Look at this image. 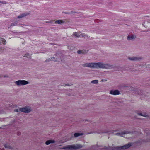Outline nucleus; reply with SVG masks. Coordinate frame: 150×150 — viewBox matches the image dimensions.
I'll use <instances>...</instances> for the list:
<instances>
[{"label":"nucleus","mask_w":150,"mask_h":150,"mask_svg":"<svg viewBox=\"0 0 150 150\" xmlns=\"http://www.w3.org/2000/svg\"><path fill=\"white\" fill-rule=\"evenodd\" d=\"M83 67H86L91 68H105L107 69L109 68L108 65L105 64L100 62L95 63L91 62L89 63H85L82 64Z\"/></svg>","instance_id":"f257e3e1"},{"label":"nucleus","mask_w":150,"mask_h":150,"mask_svg":"<svg viewBox=\"0 0 150 150\" xmlns=\"http://www.w3.org/2000/svg\"><path fill=\"white\" fill-rule=\"evenodd\" d=\"M82 147V146L79 144L75 145H67L63 147L62 149H69V150H76L79 149Z\"/></svg>","instance_id":"f03ea898"},{"label":"nucleus","mask_w":150,"mask_h":150,"mask_svg":"<svg viewBox=\"0 0 150 150\" xmlns=\"http://www.w3.org/2000/svg\"><path fill=\"white\" fill-rule=\"evenodd\" d=\"M15 83L17 86L24 85L28 84V82L25 80H18L16 81Z\"/></svg>","instance_id":"7ed1b4c3"},{"label":"nucleus","mask_w":150,"mask_h":150,"mask_svg":"<svg viewBox=\"0 0 150 150\" xmlns=\"http://www.w3.org/2000/svg\"><path fill=\"white\" fill-rule=\"evenodd\" d=\"M131 146V143H129L123 146H122L118 147H116V149L117 150H121V149H125L129 148Z\"/></svg>","instance_id":"20e7f679"},{"label":"nucleus","mask_w":150,"mask_h":150,"mask_svg":"<svg viewBox=\"0 0 150 150\" xmlns=\"http://www.w3.org/2000/svg\"><path fill=\"white\" fill-rule=\"evenodd\" d=\"M19 111L22 112L28 113L31 111V110L28 107H25L24 108H20Z\"/></svg>","instance_id":"39448f33"},{"label":"nucleus","mask_w":150,"mask_h":150,"mask_svg":"<svg viewBox=\"0 0 150 150\" xmlns=\"http://www.w3.org/2000/svg\"><path fill=\"white\" fill-rule=\"evenodd\" d=\"M129 133V132L127 131H124L123 132H121V133H116V135H119L121 137H123L125 134H128Z\"/></svg>","instance_id":"423d86ee"},{"label":"nucleus","mask_w":150,"mask_h":150,"mask_svg":"<svg viewBox=\"0 0 150 150\" xmlns=\"http://www.w3.org/2000/svg\"><path fill=\"white\" fill-rule=\"evenodd\" d=\"M110 93L113 95H118L120 94V92L118 90H110Z\"/></svg>","instance_id":"0eeeda50"},{"label":"nucleus","mask_w":150,"mask_h":150,"mask_svg":"<svg viewBox=\"0 0 150 150\" xmlns=\"http://www.w3.org/2000/svg\"><path fill=\"white\" fill-rule=\"evenodd\" d=\"M129 60H131L132 61H136L140 59V58L134 57H129Z\"/></svg>","instance_id":"6e6552de"},{"label":"nucleus","mask_w":150,"mask_h":150,"mask_svg":"<svg viewBox=\"0 0 150 150\" xmlns=\"http://www.w3.org/2000/svg\"><path fill=\"white\" fill-rule=\"evenodd\" d=\"M142 25H143L145 28H147L149 27H148V26H149L150 25V23L146 21L144 22V23H142Z\"/></svg>","instance_id":"1a4fd4ad"},{"label":"nucleus","mask_w":150,"mask_h":150,"mask_svg":"<svg viewBox=\"0 0 150 150\" xmlns=\"http://www.w3.org/2000/svg\"><path fill=\"white\" fill-rule=\"evenodd\" d=\"M0 44L1 45H5V40L2 38L0 39Z\"/></svg>","instance_id":"9d476101"},{"label":"nucleus","mask_w":150,"mask_h":150,"mask_svg":"<svg viewBox=\"0 0 150 150\" xmlns=\"http://www.w3.org/2000/svg\"><path fill=\"white\" fill-rule=\"evenodd\" d=\"M136 37L134 35H131V36H128V37H127V40H133V39H134Z\"/></svg>","instance_id":"9b49d317"},{"label":"nucleus","mask_w":150,"mask_h":150,"mask_svg":"<svg viewBox=\"0 0 150 150\" xmlns=\"http://www.w3.org/2000/svg\"><path fill=\"white\" fill-rule=\"evenodd\" d=\"M28 14L26 13H23L19 15V16H18V18H23L28 15Z\"/></svg>","instance_id":"f8f14e48"},{"label":"nucleus","mask_w":150,"mask_h":150,"mask_svg":"<svg viewBox=\"0 0 150 150\" xmlns=\"http://www.w3.org/2000/svg\"><path fill=\"white\" fill-rule=\"evenodd\" d=\"M54 140H48L46 142V144L47 145H48L50 144L51 143H54Z\"/></svg>","instance_id":"ddd939ff"},{"label":"nucleus","mask_w":150,"mask_h":150,"mask_svg":"<svg viewBox=\"0 0 150 150\" xmlns=\"http://www.w3.org/2000/svg\"><path fill=\"white\" fill-rule=\"evenodd\" d=\"M63 23L64 21L61 20H57L55 21V23L56 24H62Z\"/></svg>","instance_id":"4468645a"},{"label":"nucleus","mask_w":150,"mask_h":150,"mask_svg":"<svg viewBox=\"0 0 150 150\" xmlns=\"http://www.w3.org/2000/svg\"><path fill=\"white\" fill-rule=\"evenodd\" d=\"M73 35H74L76 37H79L80 35V33L74 32L73 33Z\"/></svg>","instance_id":"2eb2a0df"},{"label":"nucleus","mask_w":150,"mask_h":150,"mask_svg":"<svg viewBox=\"0 0 150 150\" xmlns=\"http://www.w3.org/2000/svg\"><path fill=\"white\" fill-rule=\"evenodd\" d=\"M83 134L82 133H74V136L75 137H77L80 136L82 135Z\"/></svg>","instance_id":"dca6fc26"},{"label":"nucleus","mask_w":150,"mask_h":150,"mask_svg":"<svg viewBox=\"0 0 150 150\" xmlns=\"http://www.w3.org/2000/svg\"><path fill=\"white\" fill-rule=\"evenodd\" d=\"M98 82V81L97 80H94L91 81V83L93 84H97Z\"/></svg>","instance_id":"f3484780"},{"label":"nucleus","mask_w":150,"mask_h":150,"mask_svg":"<svg viewBox=\"0 0 150 150\" xmlns=\"http://www.w3.org/2000/svg\"><path fill=\"white\" fill-rule=\"evenodd\" d=\"M138 115H140L141 116H144V117H147V115L145 114H143L142 113H138Z\"/></svg>","instance_id":"a211bd4d"},{"label":"nucleus","mask_w":150,"mask_h":150,"mask_svg":"<svg viewBox=\"0 0 150 150\" xmlns=\"http://www.w3.org/2000/svg\"><path fill=\"white\" fill-rule=\"evenodd\" d=\"M4 145V147H5V148L12 149V148L9 145L5 144Z\"/></svg>","instance_id":"6ab92c4d"},{"label":"nucleus","mask_w":150,"mask_h":150,"mask_svg":"<svg viewBox=\"0 0 150 150\" xmlns=\"http://www.w3.org/2000/svg\"><path fill=\"white\" fill-rule=\"evenodd\" d=\"M25 57H26L27 58H29L31 57V55L28 53H27L25 54Z\"/></svg>","instance_id":"aec40b11"},{"label":"nucleus","mask_w":150,"mask_h":150,"mask_svg":"<svg viewBox=\"0 0 150 150\" xmlns=\"http://www.w3.org/2000/svg\"><path fill=\"white\" fill-rule=\"evenodd\" d=\"M77 53L80 54L81 53H84V52H83V50H78L77 51Z\"/></svg>","instance_id":"412c9836"},{"label":"nucleus","mask_w":150,"mask_h":150,"mask_svg":"<svg viewBox=\"0 0 150 150\" xmlns=\"http://www.w3.org/2000/svg\"><path fill=\"white\" fill-rule=\"evenodd\" d=\"M17 21H15V22H14V23H13V24H11V26L17 25Z\"/></svg>","instance_id":"4be33fe9"},{"label":"nucleus","mask_w":150,"mask_h":150,"mask_svg":"<svg viewBox=\"0 0 150 150\" xmlns=\"http://www.w3.org/2000/svg\"><path fill=\"white\" fill-rule=\"evenodd\" d=\"M14 111L18 112V109H15L14 110Z\"/></svg>","instance_id":"5701e85b"},{"label":"nucleus","mask_w":150,"mask_h":150,"mask_svg":"<svg viewBox=\"0 0 150 150\" xmlns=\"http://www.w3.org/2000/svg\"><path fill=\"white\" fill-rule=\"evenodd\" d=\"M54 59V57H51V59L50 60H53V59Z\"/></svg>","instance_id":"b1692460"},{"label":"nucleus","mask_w":150,"mask_h":150,"mask_svg":"<svg viewBox=\"0 0 150 150\" xmlns=\"http://www.w3.org/2000/svg\"><path fill=\"white\" fill-rule=\"evenodd\" d=\"M18 135H19V132H18Z\"/></svg>","instance_id":"393cba45"},{"label":"nucleus","mask_w":150,"mask_h":150,"mask_svg":"<svg viewBox=\"0 0 150 150\" xmlns=\"http://www.w3.org/2000/svg\"><path fill=\"white\" fill-rule=\"evenodd\" d=\"M1 150H4V149H1Z\"/></svg>","instance_id":"a878e982"},{"label":"nucleus","mask_w":150,"mask_h":150,"mask_svg":"<svg viewBox=\"0 0 150 150\" xmlns=\"http://www.w3.org/2000/svg\"><path fill=\"white\" fill-rule=\"evenodd\" d=\"M138 92H139V91H137V93H138V94H139V93H138Z\"/></svg>","instance_id":"bb28decb"},{"label":"nucleus","mask_w":150,"mask_h":150,"mask_svg":"<svg viewBox=\"0 0 150 150\" xmlns=\"http://www.w3.org/2000/svg\"><path fill=\"white\" fill-rule=\"evenodd\" d=\"M93 147V146H91V149H92V147Z\"/></svg>","instance_id":"cd10ccee"}]
</instances>
